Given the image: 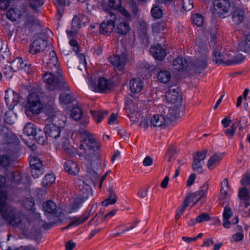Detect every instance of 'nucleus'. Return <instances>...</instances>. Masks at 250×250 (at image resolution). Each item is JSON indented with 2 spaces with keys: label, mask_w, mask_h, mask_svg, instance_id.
<instances>
[{
  "label": "nucleus",
  "mask_w": 250,
  "mask_h": 250,
  "mask_svg": "<svg viewBox=\"0 0 250 250\" xmlns=\"http://www.w3.org/2000/svg\"><path fill=\"white\" fill-rule=\"evenodd\" d=\"M82 140L77 150L80 157H83L91 165L92 161L98 160V153L96 152L99 148V145L94 135L85 129H81L79 131Z\"/></svg>",
  "instance_id": "f257e3e1"
},
{
  "label": "nucleus",
  "mask_w": 250,
  "mask_h": 250,
  "mask_svg": "<svg viewBox=\"0 0 250 250\" xmlns=\"http://www.w3.org/2000/svg\"><path fill=\"white\" fill-rule=\"evenodd\" d=\"M6 200V193L0 190V213L2 218L13 226H19L24 223L26 229V225L29 224L27 219L23 217L18 209L8 205Z\"/></svg>",
  "instance_id": "f03ea898"
},
{
  "label": "nucleus",
  "mask_w": 250,
  "mask_h": 250,
  "mask_svg": "<svg viewBox=\"0 0 250 250\" xmlns=\"http://www.w3.org/2000/svg\"><path fill=\"white\" fill-rule=\"evenodd\" d=\"M46 115L48 116L46 121L53 123L45 125L44 133L47 136L57 139L61 134V128L56 124L63 117L62 114L60 111L51 109L46 111Z\"/></svg>",
  "instance_id": "7ed1b4c3"
},
{
  "label": "nucleus",
  "mask_w": 250,
  "mask_h": 250,
  "mask_svg": "<svg viewBox=\"0 0 250 250\" xmlns=\"http://www.w3.org/2000/svg\"><path fill=\"white\" fill-rule=\"evenodd\" d=\"M44 107L42 93L39 91L30 92L27 98L25 113L27 116L40 114Z\"/></svg>",
  "instance_id": "20e7f679"
},
{
  "label": "nucleus",
  "mask_w": 250,
  "mask_h": 250,
  "mask_svg": "<svg viewBox=\"0 0 250 250\" xmlns=\"http://www.w3.org/2000/svg\"><path fill=\"white\" fill-rule=\"evenodd\" d=\"M59 74V76L56 77L51 72H46L43 76V82L46 83V87L49 90L60 89L67 91L69 90V87L63 78Z\"/></svg>",
  "instance_id": "39448f33"
},
{
  "label": "nucleus",
  "mask_w": 250,
  "mask_h": 250,
  "mask_svg": "<svg viewBox=\"0 0 250 250\" xmlns=\"http://www.w3.org/2000/svg\"><path fill=\"white\" fill-rule=\"evenodd\" d=\"M88 86L94 92L104 93L108 89V82L107 79L104 77H99L97 83L90 78L89 80Z\"/></svg>",
  "instance_id": "423d86ee"
},
{
  "label": "nucleus",
  "mask_w": 250,
  "mask_h": 250,
  "mask_svg": "<svg viewBox=\"0 0 250 250\" xmlns=\"http://www.w3.org/2000/svg\"><path fill=\"white\" fill-rule=\"evenodd\" d=\"M75 186L77 193L83 201H85L91 193V187L85 182L81 179H77L75 181Z\"/></svg>",
  "instance_id": "0eeeda50"
},
{
  "label": "nucleus",
  "mask_w": 250,
  "mask_h": 250,
  "mask_svg": "<svg viewBox=\"0 0 250 250\" xmlns=\"http://www.w3.org/2000/svg\"><path fill=\"white\" fill-rule=\"evenodd\" d=\"M207 55L203 54L196 58L192 62L191 68L196 73H200L204 71L207 67Z\"/></svg>",
  "instance_id": "6e6552de"
},
{
  "label": "nucleus",
  "mask_w": 250,
  "mask_h": 250,
  "mask_svg": "<svg viewBox=\"0 0 250 250\" xmlns=\"http://www.w3.org/2000/svg\"><path fill=\"white\" fill-rule=\"evenodd\" d=\"M167 101L171 104H182V98L179 94L178 87L175 88H169L166 92Z\"/></svg>",
  "instance_id": "1a4fd4ad"
},
{
  "label": "nucleus",
  "mask_w": 250,
  "mask_h": 250,
  "mask_svg": "<svg viewBox=\"0 0 250 250\" xmlns=\"http://www.w3.org/2000/svg\"><path fill=\"white\" fill-rule=\"evenodd\" d=\"M43 59L46 61V63L49 68L52 69L54 73L58 72L59 73V65L58 62V58L54 50L50 51L48 55H45Z\"/></svg>",
  "instance_id": "9d476101"
},
{
  "label": "nucleus",
  "mask_w": 250,
  "mask_h": 250,
  "mask_svg": "<svg viewBox=\"0 0 250 250\" xmlns=\"http://www.w3.org/2000/svg\"><path fill=\"white\" fill-rule=\"evenodd\" d=\"M207 151L198 152L193 156V160L192 165L193 170L202 173L203 172V166L202 161H203L206 157Z\"/></svg>",
  "instance_id": "9b49d317"
},
{
  "label": "nucleus",
  "mask_w": 250,
  "mask_h": 250,
  "mask_svg": "<svg viewBox=\"0 0 250 250\" xmlns=\"http://www.w3.org/2000/svg\"><path fill=\"white\" fill-rule=\"evenodd\" d=\"M5 100L9 108H13L17 105L19 101V95L12 90H7L5 91Z\"/></svg>",
  "instance_id": "f8f14e48"
},
{
  "label": "nucleus",
  "mask_w": 250,
  "mask_h": 250,
  "mask_svg": "<svg viewBox=\"0 0 250 250\" xmlns=\"http://www.w3.org/2000/svg\"><path fill=\"white\" fill-rule=\"evenodd\" d=\"M46 46V42L43 39H38L30 44L29 51L32 54L38 53L43 51Z\"/></svg>",
  "instance_id": "ddd939ff"
},
{
  "label": "nucleus",
  "mask_w": 250,
  "mask_h": 250,
  "mask_svg": "<svg viewBox=\"0 0 250 250\" xmlns=\"http://www.w3.org/2000/svg\"><path fill=\"white\" fill-rule=\"evenodd\" d=\"M126 61V57L124 55L114 56L110 60V62L113 65L114 69L120 71L124 69Z\"/></svg>",
  "instance_id": "4468645a"
},
{
  "label": "nucleus",
  "mask_w": 250,
  "mask_h": 250,
  "mask_svg": "<svg viewBox=\"0 0 250 250\" xmlns=\"http://www.w3.org/2000/svg\"><path fill=\"white\" fill-rule=\"evenodd\" d=\"M125 108L129 110L131 114L130 118L133 121L137 122L140 118H142L141 113L138 111V107H136L134 103L132 101L128 102Z\"/></svg>",
  "instance_id": "2eb2a0df"
},
{
  "label": "nucleus",
  "mask_w": 250,
  "mask_h": 250,
  "mask_svg": "<svg viewBox=\"0 0 250 250\" xmlns=\"http://www.w3.org/2000/svg\"><path fill=\"white\" fill-rule=\"evenodd\" d=\"M172 105V106L170 107L168 110L167 118L168 120H173L177 117H179L183 111L182 104Z\"/></svg>",
  "instance_id": "dca6fc26"
},
{
  "label": "nucleus",
  "mask_w": 250,
  "mask_h": 250,
  "mask_svg": "<svg viewBox=\"0 0 250 250\" xmlns=\"http://www.w3.org/2000/svg\"><path fill=\"white\" fill-rule=\"evenodd\" d=\"M229 0H216L214 2V8L220 14L227 13L230 8Z\"/></svg>",
  "instance_id": "f3484780"
},
{
  "label": "nucleus",
  "mask_w": 250,
  "mask_h": 250,
  "mask_svg": "<svg viewBox=\"0 0 250 250\" xmlns=\"http://www.w3.org/2000/svg\"><path fill=\"white\" fill-rule=\"evenodd\" d=\"M63 166L65 171L69 174L76 175L79 172L80 169L78 164L73 160L66 161Z\"/></svg>",
  "instance_id": "a211bd4d"
},
{
  "label": "nucleus",
  "mask_w": 250,
  "mask_h": 250,
  "mask_svg": "<svg viewBox=\"0 0 250 250\" xmlns=\"http://www.w3.org/2000/svg\"><path fill=\"white\" fill-rule=\"evenodd\" d=\"M150 52L155 59L159 60H163L167 54L165 50L160 44L151 47Z\"/></svg>",
  "instance_id": "6ab92c4d"
},
{
  "label": "nucleus",
  "mask_w": 250,
  "mask_h": 250,
  "mask_svg": "<svg viewBox=\"0 0 250 250\" xmlns=\"http://www.w3.org/2000/svg\"><path fill=\"white\" fill-rule=\"evenodd\" d=\"M168 121L167 118L163 115H155L151 118L150 125L151 126L162 127L165 126Z\"/></svg>",
  "instance_id": "aec40b11"
},
{
  "label": "nucleus",
  "mask_w": 250,
  "mask_h": 250,
  "mask_svg": "<svg viewBox=\"0 0 250 250\" xmlns=\"http://www.w3.org/2000/svg\"><path fill=\"white\" fill-rule=\"evenodd\" d=\"M245 18V11L241 8H236L234 9L232 14V18L233 22L235 24L241 23Z\"/></svg>",
  "instance_id": "412c9836"
},
{
  "label": "nucleus",
  "mask_w": 250,
  "mask_h": 250,
  "mask_svg": "<svg viewBox=\"0 0 250 250\" xmlns=\"http://www.w3.org/2000/svg\"><path fill=\"white\" fill-rule=\"evenodd\" d=\"M43 209L46 215H55L57 211L56 204L51 200L46 201L43 203Z\"/></svg>",
  "instance_id": "4be33fe9"
},
{
  "label": "nucleus",
  "mask_w": 250,
  "mask_h": 250,
  "mask_svg": "<svg viewBox=\"0 0 250 250\" xmlns=\"http://www.w3.org/2000/svg\"><path fill=\"white\" fill-rule=\"evenodd\" d=\"M224 153H215L212 155L208 162V167L209 169H213L222 159Z\"/></svg>",
  "instance_id": "5701e85b"
},
{
  "label": "nucleus",
  "mask_w": 250,
  "mask_h": 250,
  "mask_svg": "<svg viewBox=\"0 0 250 250\" xmlns=\"http://www.w3.org/2000/svg\"><path fill=\"white\" fill-rule=\"evenodd\" d=\"M130 88L133 93L140 92L143 87V82L139 78L133 79L129 83Z\"/></svg>",
  "instance_id": "b1692460"
},
{
  "label": "nucleus",
  "mask_w": 250,
  "mask_h": 250,
  "mask_svg": "<svg viewBox=\"0 0 250 250\" xmlns=\"http://www.w3.org/2000/svg\"><path fill=\"white\" fill-rule=\"evenodd\" d=\"M172 65L177 71H184L187 68L188 62L185 58L178 57L173 60Z\"/></svg>",
  "instance_id": "393cba45"
},
{
  "label": "nucleus",
  "mask_w": 250,
  "mask_h": 250,
  "mask_svg": "<svg viewBox=\"0 0 250 250\" xmlns=\"http://www.w3.org/2000/svg\"><path fill=\"white\" fill-rule=\"evenodd\" d=\"M23 133L28 136H36L39 133H42V130L37 129L36 126L31 123H27L23 129Z\"/></svg>",
  "instance_id": "a878e982"
},
{
  "label": "nucleus",
  "mask_w": 250,
  "mask_h": 250,
  "mask_svg": "<svg viewBox=\"0 0 250 250\" xmlns=\"http://www.w3.org/2000/svg\"><path fill=\"white\" fill-rule=\"evenodd\" d=\"M89 217L86 213H83L80 217H74L71 219V222L65 228H69L72 226H78L85 222Z\"/></svg>",
  "instance_id": "bb28decb"
},
{
  "label": "nucleus",
  "mask_w": 250,
  "mask_h": 250,
  "mask_svg": "<svg viewBox=\"0 0 250 250\" xmlns=\"http://www.w3.org/2000/svg\"><path fill=\"white\" fill-rule=\"evenodd\" d=\"M208 187L209 185L208 183L206 182L203 184L202 186H201V187L200 188V189L196 192L199 197L196 199V201L193 203L192 206L197 204V202L200 200H201L202 202L201 205L204 204V202L202 201V198L203 197H206L207 191L208 189Z\"/></svg>",
  "instance_id": "cd10ccee"
},
{
  "label": "nucleus",
  "mask_w": 250,
  "mask_h": 250,
  "mask_svg": "<svg viewBox=\"0 0 250 250\" xmlns=\"http://www.w3.org/2000/svg\"><path fill=\"white\" fill-rule=\"evenodd\" d=\"M130 29V28L128 23L124 21L117 24L116 30L119 34L125 36L129 32Z\"/></svg>",
  "instance_id": "c85d7f7f"
},
{
  "label": "nucleus",
  "mask_w": 250,
  "mask_h": 250,
  "mask_svg": "<svg viewBox=\"0 0 250 250\" xmlns=\"http://www.w3.org/2000/svg\"><path fill=\"white\" fill-rule=\"evenodd\" d=\"M75 100L71 92L63 93L60 95L59 101L61 104L66 105L71 103Z\"/></svg>",
  "instance_id": "c756f323"
},
{
  "label": "nucleus",
  "mask_w": 250,
  "mask_h": 250,
  "mask_svg": "<svg viewBox=\"0 0 250 250\" xmlns=\"http://www.w3.org/2000/svg\"><path fill=\"white\" fill-rule=\"evenodd\" d=\"M171 78L170 73L168 70H163L160 71L157 74L158 81L163 83H168Z\"/></svg>",
  "instance_id": "7c9ffc66"
},
{
  "label": "nucleus",
  "mask_w": 250,
  "mask_h": 250,
  "mask_svg": "<svg viewBox=\"0 0 250 250\" xmlns=\"http://www.w3.org/2000/svg\"><path fill=\"white\" fill-rule=\"evenodd\" d=\"M60 145L65 153L69 155H72L73 154L74 147L70 144L69 141L67 138H62L61 141Z\"/></svg>",
  "instance_id": "2f4dec72"
},
{
  "label": "nucleus",
  "mask_w": 250,
  "mask_h": 250,
  "mask_svg": "<svg viewBox=\"0 0 250 250\" xmlns=\"http://www.w3.org/2000/svg\"><path fill=\"white\" fill-rule=\"evenodd\" d=\"M147 27L146 23L142 24L140 25L139 29V37L141 39L143 42H148V37L147 34Z\"/></svg>",
  "instance_id": "473e14b6"
},
{
  "label": "nucleus",
  "mask_w": 250,
  "mask_h": 250,
  "mask_svg": "<svg viewBox=\"0 0 250 250\" xmlns=\"http://www.w3.org/2000/svg\"><path fill=\"white\" fill-rule=\"evenodd\" d=\"M23 21L25 28H30L36 23L37 20L33 16L26 14L23 17Z\"/></svg>",
  "instance_id": "72a5a7b5"
},
{
  "label": "nucleus",
  "mask_w": 250,
  "mask_h": 250,
  "mask_svg": "<svg viewBox=\"0 0 250 250\" xmlns=\"http://www.w3.org/2000/svg\"><path fill=\"white\" fill-rule=\"evenodd\" d=\"M109 19L107 18L100 24L99 31L100 34L105 36L109 35Z\"/></svg>",
  "instance_id": "f704fd0d"
},
{
  "label": "nucleus",
  "mask_w": 250,
  "mask_h": 250,
  "mask_svg": "<svg viewBox=\"0 0 250 250\" xmlns=\"http://www.w3.org/2000/svg\"><path fill=\"white\" fill-rule=\"evenodd\" d=\"M228 59H226V57L223 56L219 51L214 50L213 51L212 61L215 63L225 64V62Z\"/></svg>",
  "instance_id": "c9c22d12"
},
{
  "label": "nucleus",
  "mask_w": 250,
  "mask_h": 250,
  "mask_svg": "<svg viewBox=\"0 0 250 250\" xmlns=\"http://www.w3.org/2000/svg\"><path fill=\"white\" fill-rule=\"evenodd\" d=\"M245 59V57L242 54H239L235 56L233 59L227 60L225 62L226 65H232L242 62Z\"/></svg>",
  "instance_id": "e433bc0d"
},
{
  "label": "nucleus",
  "mask_w": 250,
  "mask_h": 250,
  "mask_svg": "<svg viewBox=\"0 0 250 250\" xmlns=\"http://www.w3.org/2000/svg\"><path fill=\"white\" fill-rule=\"evenodd\" d=\"M84 16H82L81 18H79L78 16H75L72 21V29L74 30H78L81 27V21H82L86 22V21H84Z\"/></svg>",
  "instance_id": "4c0bfd02"
},
{
  "label": "nucleus",
  "mask_w": 250,
  "mask_h": 250,
  "mask_svg": "<svg viewBox=\"0 0 250 250\" xmlns=\"http://www.w3.org/2000/svg\"><path fill=\"white\" fill-rule=\"evenodd\" d=\"M90 113L94 120L97 123H100L104 118L105 115L107 114V111L105 113L101 111L91 110Z\"/></svg>",
  "instance_id": "58836bf2"
},
{
  "label": "nucleus",
  "mask_w": 250,
  "mask_h": 250,
  "mask_svg": "<svg viewBox=\"0 0 250 250\" xmlns=\"http://www.w3.org/2000/svg\"><path fill=\"white\" fill-rule=\"evenodd\" d=\"M29 163L31 168L42 167V161L36 156H31Z\"/></svg>",
  "instance_id": "ea45409f"
},
{
  "label": "nucleus",
  "mask_w": 250,
  "mask_h": 250,
  "mask_svg": "<svg viewBox=\"0 0 250 250\" xmlns=\"http://www.w3.org/2000/svg\"><path fill=\"white\" fill-rule=\"evenodd\" d=\"M55 181V177L53 174H47L43 178L42 185L43 187L50 186Z\"/></svg>",
  "instance_id": "a19ab883"
},
{
  "label": "nucleus",
  "mask_w": 250,
  "mask_h": 250,
  "mask_svg": "<svg viewBox=\"0 0 250 250\" xmlns=\"http://www.w3.org/2000/svg\"><path fill=\"white\" fill-rule=\"evenodd\" d=\"M166 27V22L164 21L155 22L152 25L153 31L155 33L164 31Z\"/></svg>",
  "instance_id": "79ce46f5"
},
{
  "label": "nucleus",
  "mask_w": 250,
  "mask_h": 250,
  "mask_svg": "<svg viewBox=\"0 0 250 250\" xmlns=\"http://www.w3.org/2000/svg\"><path fill=\"white\" fill-rule=\"evenodd\" d=\"M70 116L74 120H79L83 116L81 109L79 107H73L71 111Z\"/></svg>",
  "instance_id": "37998d69"
},
{
  "label": "nucleus",
  "mask_w": 250,
  "mask_h": 250,
  "mask_svg": "<svg viewBox=\"0 0 250 250\" xmlns=\"http://www.w3.org/2000/svg\"><path fill=\"white\" fill-rule=\"evenodd\" d=\"M223 190V187H222L221 192L219 195V200L220 201H223L222 203H221L222 207H224L225 206V205H228L229 202V199L228 197L227 191Z\"/></svg>",
  "instance_id": "c03bdc74"
},
{
  "label": "nucleus",
  "mask_w": 250,
  "mask_h": 250,
  "mask_svg": "<svg viewBox=\"0 0 250 250\" xmlns=\"http://www.w3.org/2000/svg\"><path fill=\"white\" fill-rule=\"evenodd\" d=\"M7 18L11 21H15L18 18H21L20 14L15 9H10L6 13Z\"/></svg>",
  "instance_id": "a18cd8bd"
},
{
  "label": "nucleus",
  "mask_w": 250,
  "mask_h": 250,
  "mask_svg": "<svg viewBox=\"0 0 250 250\" xmlns=\"http://www.w3.org/2000/svg\"><path fill=\"white\" fill-rule=\"evenodd\" d=\"M193 24L201 27L203 25L204 19L203 16L199 14L193 15L191 18Z\"/></svg>",
  "instance_id": "49530a36"
},
{
  "label": "nucleus",
  "mask_w": 250,
  "mask_h": 250,
  "mask_svg": "<svg viewBox=\"0 0 250 250\" xmlns=\"http://www.w3.org/2000/svg\"><path fill=\"white\" fill-rule=\"evenodd\" d=\"M249 191L245 187L242 188L240 189L238 193V197L240 200L246 201L248 200H250V199L248 198L249 196Z\"/></svg>",
  "instance_id": "de8ad7c7"
},
{
  "label": "nucleus",
  "mask_w": 250,
  "mask_h": 250,
  "mask_svg": "<svg viewBox=\"0 0 250 250\" xmlns=\"http://www.w3.org/2000/svg\"><path fill=\"white\" fill-rule=\"evenodd\" d=\"M10 178L14 183L19 184L21 180V173L18 171H15L10 173Z\"/></svg>",
  "instance_id": "09e8293b"
},
{
  "label": "nucleus",
  "mask_w": 250,
  "mask_h": 250,
  "mask_svg": "<svg viewBox=\"0 0 250 250\" xmlns=\"http://www.w3.org/2000/svg\"><path fill=\"white\" fill-rule=\"evenodd\" d=\"M188 206V201H184L183 205L181 207H179L177 210L175 216V218L176 220H178L181 216V215L183 213L184 211L185 210L186 208Z\"/></svg>",
  "instance_id": "8fccbe9b"
},
{
  "label": "nucleus",
  "mask_w": 250,
  "mask_h": 250,
  "mask_svg": "<svg viewBox=\"0 0 250 250\" xmlns=\"http://www.w3.org/2000/svg\"><path fill=\"white\" fill-rule=\"evenodd\" d=\"M152 16L156 19L160 18L163 15L162 9L159 6H155L151 11Z\"/></svg>",
  "instance_id": "3c124183"
},
{
  "label": "nucleus",
  "mask_w": 250,
  "mask_h": 250,
  "mask_svg": "<svg viewBox=\"0 0 250 250\" xmlns=\"http://www.w3.org/2000/svg\"><path fill=\"white\" fill-rule=\"evenodd\" d=\"M99 6L105 12L108 13L109 9V0H98Z\"/></svg>",
  "instance_id": "603ef678"
},
{
  "label": "nucleus",
  "mask_w": 250,
  "mask_h": 250,
  "mask_svg": "<svg viewBox=\"0 0 250 250\" xmlns=\"http://www.w3.org/2000/svg\"><path fill=\"white\" fill-rule=\"evenodd\" d=\"M30 1V6L34 10L43 4L44 0H29Z\"/></svg>",
  "instance_id": "864d4df0"
},
{
  "label": "nucleus",
  "mask_w": 250,
  "mask_h": 250,
  "mask_svg": "<svg viewBox=\"0 0 250 250\" xmlns=\"http://www.w3.org/2000/svg\"><path fill=\"white\" fill-rule=\"evenodd\" d=\"M31 174L35 178H37L43 173L42 167L31 168Z\"/></svg>",
  "instance_id": "5fc2aeb1"
},
{
  "label": "nucleus",
  "mask_w": 250,
  "mask_h": 250,
  "mask_svg": "<svg viewBox=\"0 0 250 250\" xmlns=\"http://www.w3.org/2000/svg\"><path fill=\"white\" fill-rule=\"evenodd\" d=\"M77 56L79 59L80 63V65L78 66V68L80 70H82L83 68H85L86 66L85 55L83 54H78Z\"/></svg>",
  "instance_id": "6e6d98bb"
},
{
  "label": "nucleus",
  "mask_w": 250,
  "mask_h": 250,
  "mask_svg": "<svg viewBox=\"0 0 250 250\" xmlns=\"http://www.w3.org/2000/svg\"><path fill=\"white\" fill-rule=\"evenodd\" d=\"M15 72L11 65L6 66L3 68V74L7 78H11Z\"/></svg>",
  "instance_id": "4d7b16f0"
},
{
  "label": "nucleus",
  "mask_w": 250,
  "mask_h": 250,
  "mask_svg": "<svg viewBox=\"0 0 250 250\" xmlns=\"http://www.w3.org/2000/svg\"><path fill=\"white\" fill-rule=\"evenodd\" d=\"M210 219V216L208 213H202L196 217V221L198 223H202L204 221H207Z\"/></svg>",
  "instance_id": "13d9d810"
},
{
  "label": "nucleus",
  "mask_w": 250,
  "mask_h": 250,
  "mask_svg": "<svg viewBox=\"0 0 250 250\" xmlns=\"http://www.w3.org/2000/svg\"><path fill=\"white\" fill-rule=\"evenodd\" d=\"M84 201H83V199L81 198L79 201H76L74 204L71 205V208L69 210V212L71 213L76 211L80 207Z\"/></svg>",
  "instance_id": "bf43d9fd"
},
{
  "label": "nucleus",
  "mask_w": 250,
  "mask_h": 250,
  "mask_svg": "<svg viewBox=\"0 0 250 250\" xmlns=\"http://www.w3.org/2000/svg\"><path fill=\"white\" fill-rule=\"evenodd\" d=\"M87 177L93 182L95 184V182L98 179L99 176L98 174L94 170L92 169H89L87 170Z\"/></svg>",
  "instance_id": "052dcab7"
},
{
  "label": "nucleus",
  "mask_w": 250,
  "mask_h": 250,
  "mask_svg": "<svg viewBox=\"0 0 250 250\" xmlns=\"http://www.w3.org/2000/svg\"><path fill=\"white\" fill-rule=\"evenodd\" d=\"M241 183L244 187H246L250 184V174L249 172H246L243 176L241 181Z\"/></svg>",
  "instance_id": "680f3d73"
},
{
  "label": "nucleus",
  "mask_w": 250,
  "mask_h": 250,
  "mask_svg": "<svg viewBox=\"0 0 250 250\" xmlns=\"http://www.w3.org/2000/svg\"><path fill=\"white\" fill-rule=\"evenodd\" d=\"M10 163V160L7 155H2L0 157V165L4 167H8Z\"/></svg>",
  "instance_id": "e2e57ef3"
},
{
  "label": "nucleus",
  "mask_w": 250,
  "mask_h": 250,
  "mask_svg": "<svg viewBox=\"0 0 250 250\" xmlns=\"http://www.w3.org/2000/svg\"><path fill=\"white\" fill-rule=\"evenodd\" d=\"M228 205H225L224 212L223 213V218H230L233 214V212L230 207L228 206Z\"/></svg>",
  "instance_id": "0e129e2a"
},
{
  "label": "nucleus",
  "mask_w": 250,
  "mask_h": 250,
  "mask_svg": "<svg viewBox=\"0 0 250 250\" xmlns=\"http://www.w3.org/2000/svg\"><path fill=\"white\" fill-rule=\"evenodd\" d=\"M193 7L192 0H183V8L185 11H189Z\"/></svg>",
  "instance_id": "69168bd1"
},
{
  "label": "nucleus",
  "mask_w": 250,
  "mask_h": 250,
  "mask_svg": "<svg viewBox=\"0 0 250 250\" xmlns=\"http://www.w3.org/2000/svg\"><path fill=\"white\" fill-rule=\"evenodd\" d=\"M21 58H17L14 60L12 61L11 63V66H12V68L14 71H17L18 70H20V67L21 64Z\"/></svg>",
  "instance_id": "338daca9"
},
{
  "label": "nucleus",
  "mask_w": 250,
  "mask_h": 250,
  "mask_svg": "<svg viewBox=\"0 0 250 250\" xmlns=\"http://www.w3.org/2000/svg\"><path fill=\"white\" fill-rule=\"evenodd\" d=\"M21 64L20 69H23L26 71H29V66L30 64L26 60H23L21 58Z\"/></svg>",
  "instance_id": "774afa93"
}]
</instances>
